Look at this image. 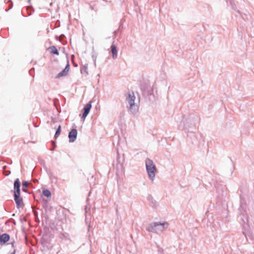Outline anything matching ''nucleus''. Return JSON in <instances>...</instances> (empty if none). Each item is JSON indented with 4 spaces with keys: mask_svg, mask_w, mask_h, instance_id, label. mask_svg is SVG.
I'll return each mask as SVG.
<instances>
[{
    "mask_svg": "<svg viewBox=\"0 0 254 254\" xmlns=\"http://www.w3.org/2000/svg\"><path fill=\"white\" fill-rule=\"evenodd\" d=\"M10 172L9 171L4 170L3 171V174L5 176H8L9 174H10Z\"/></svg>",
    "mask_w": 254,
    "mask_h": 254,
    "instance_id": "2eb2a0df",
    "label": "nucleus"
},
{
    "mask_svg": "<svg viewBox=\"0 0 254 254\" xmlns=\"http://www.w3.org/2000/svg\"><path fill=\"white\" fill-rule=\"evenodd\" d=\"M81 72H84L85 73L88 74L87 67L84 66L81 69Z\"/></svg>",
    "mask_w": 254,
    "mask_h": 254,
    "instance_id": "4468645a",
    "label": "nucleus"
},
{
    "mask_svg": "<svg viewBox=\"0 0 254 254\" xmlns=\"http://www.w3.org/2000/svg\"><path fill=\"white\" fill-rule=\"evenodd\" d=\"M69 70V65L68 63H67L65 68L62 70L61 72H60L57 76V78H60L62 76H64L67 75L68 71Z\"/></svg>",
    "mask_w": 254,
    "mask_h": 254,
    "instance_id": "423d86ee",
    "label": "nucleus"
},
{
    "mask_svg": "<svg viewBox=\"0 0 254 254\" xmlns=\"http://www.w3.org/2000/svg\"><path fill=\"white\" fill-rule=\"evenodd\" d=\"M127 99L129 104V110L131 112L133 113L136 110V106L134 104L135 96L133 92L128 94Z\"/></svg>",
    "mask_w": 254,
    "mask_h": 254,
    "instance_id": "f03ea898",
    "label": "nucleus"
},
{
    "mask_svg": "<svg viewBox=\"0 0 254 254\" xmlns=\"http://www.w3.org/2000/svg\"><path fill=\"white\" fill-rule=\"evenodd\" d=\"M77 132L76 129H72L68 134V137L70 142H73L77 137Z\"/></svg>",
    "mask_w": 254,
    "mask_h": 254,
    "instance_id": "7ed1b4c3",
    "label": "nucleus"
},
{
    "mask_svg": "<svg viewBox=\"0 0 254 254\" xmlns=\"http://www.w3.org/2000/svg\"><path fill=\"white\" fill-rule=\"evenodd\" d=\"M92 105L90 102L86 104L83 108L84 113L82 114V118L85 119L89 113Z\"/></svg>",
    "mask_w": 254,
    "mask_h": 254,
    "instance_id": "20e7f679",
    "label": "nucleus"
},
{
    "mask_svg": "<svg viewBox=\"0 0 254 254\" xmlns=\"http://www.w3.org/2000/svg\"><path fill=\"white\" fill-rule=\"evenodd\" d=\"M159 225H161V226H162L163 227H164L165 226H168V224L167 222H163L162 223H158V222H155V223H152L151 225H150V227H151L152 229H153Z\"/></svg>",
    "mask_w": 254,
    "mask_h": 254,
    "instance_id": "1a4fd4ad",
    "label": "nucleus"
},
{
    "mask_svg": "<svg viewBox=\"0 0 254 254\" xmlns=\"http://www.w3.org/2000/svg\"><path fill=\"white\" fill-rule=\"evenodd\" d=\"M9 240V236L7 234H3L0 236V245H3Z\"/></svg>",
    "mask_w": 254,
    "mask_h": 254,
    "instance_id": "39448f33",
    "label": "nucleus"
},
{
    "mask_svg": "<svg viewBox=\"0 0 254 254\" xmlns=\"http://www.w3.org/2000/svg\"><path fill=\"white\" fill-rule=\"evenodd\" d=\"M20 194H17L16 193H14V200L17 205L18 206H20L22 203V199L20 198Z\"/></svg>",
    "mask_w": 254,
    "mask_h": 254,
    "instance_id": "6e6552de",
    "label": "nucleus"
},
{
    "mask_svg": "<svg viewBox=\"0 0 254 254\" xmlns=\"http://www.w3.org/2000/svg\"><path fill=\"white\" fill-rule=\"evenodd\" d=\"M111 48L113 55V57L114 59H116L117 57V50L116 47L115 45H113L111 46Z\"/></svg>",
    "mask_w": 254,
    "mask_h": 254,
    "instance_id": "9d476101",
    "label": "nucleus"
},
{
    "mask_svg": "<svg viewBox=\"0 0 254 254\" xmlns=\"http://www.w3.org/2000/svg\"><path fill=\"white\" fill-rule=\"evenodd\" d=\"M61 126H59L55 133V137L57 138L61 133Z\"/></svg>",
    "mask_w": 254,
    "mask_h": 254,
    "instance_id": "ddd939ff",
    "label": "nucleus"
},
{
    "mask_svg": "<svg viewBox=\"0 0 254 254\" xmlns=\"http://www.w3.org/2000/svg\"><path fill=\"white\" fill-rule=\"evenodd\" d=\"M43 194L47 197H50L51 195V193L48 190H43Z\"/></svg>",
    "mask_w": 254,
    "mask_h": 254,
    "instance_id": "f8f14e48",
    "label": "nucleus"
},
{
    "mask_svg": "<svg viewBox=\"0 0 254 254\" xmlns=\"http://www.w3.org/2000/svg\"><path fill=\"white\" fill-rule=\"evenodd\" d=\"M20 182L18 179H17L14 184V188L15 190L14 193H16L17 194H20Z\"/></svg>",
    "mask_w": 254,
    "mask_h": 254,
    "instance_id": "0eeeda50",
    "label": "nucleus"
},
{
    "mask_svg": "<svg viewBox=\"0 0 254 254\" xmlns=\"http://www.w3.org/2000/svg\"><path fill=\"white\" fill-rule=\"evenodd\" d=\"M146 170L149 177L153 180L155 177L156 168L152 160L147 159L145 161Z\"/></svg>",
    "mask_w": 254,
    "mask_h": 254,
    "instance_id": "f257e3e1",
    "label": "nucleus"
},
{
    "mask_svg": "<svg viewBox=\"0 0 254 254\" xmlns=\"http://www.w3.org/2000/svg\"><path fill=\"white\" fill-rule=\"evenodd\" d=\"M50 51V53L53 54L59 55V53L55 46H51L48 49Z\"/></svg>",
    "mask_w": 254,
    "mask_h": 254,
    "instance_id": "9b49d317",
    "label": "nucleus"
},
{
    "mask_svg": "<svg viewBox=\"0 0 254 254\" xmlns=\"http://www.w3.org/2000/svg\"><path fill=\"white\" fill-rule=\"evenodd\" d=\"M23 187L26 188L28 187V183L27 182H24L22 184Z\"/></svg>",
    "mask_w": 254,
    "mask_h": 254,
    "instance_id": "dca6fc26",
    "label": "nucleus"
}]
</instances>
